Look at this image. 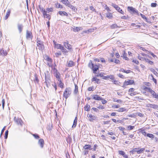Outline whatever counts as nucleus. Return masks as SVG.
Returning <instances> with one entry per match:
<instances>
[{"label":"nucleus","instance_id":"obj_1","mask_svg":"<svg viewBox=\"0 0 158 158\" xmlns=\"http://www.w3.org/2000/svg\"><path fill=\"white\" fill-rule=\"evenodd\" d=\"M45 81L44 84H46L47 87H49L50 85L51 78L50 75L48 71H46L44 73Z\"/></svg>","mask_w":158,"mask_h":158},{"label":"nucleus","instance_id":"obj_2","mask_svg":"<svg viewBox=\"0 0 158 158\" xmlns=\"http://www.w3.org/2000/svg\"><path fill=\"white\" fill-rule=\"evenodd\" d=\"M72 89L71 88H66L63 93V96L66 99L70 96L71 94Z\"/></svg>","mask_w":158,"mask_h":158},{"label":"nucleus","instance_id":"obj_3","mask_svg":"<svg viewBox=\"0 0 158 158\" xmlns=\"http://www.w3.org/2000/svg\"><path fill=\"white\" fill-rule=\"evenodd\" d=\"M100 64H98V65L96 64L95 66L94 64H93L91 62L90 63H89V66L91 69H92L94 73H96V72L99 69V65Z\"/></svg>","mask_w":158,"mask_h":158},{"label":"nucleus","instance_id":"obj_4","mask_svg":"<svg viewBox=\"0 0 158 158\" xmlns=\"http://www.w3.org/2000/svg\"><path fill=\"white\" fill-rule=\"evenodd\" d=\"M37 45L39 50L43 51L44 48V45L42 41L40 40H38L37 41Z\"/></svg>","mask_w":158,"mask_h":158},{"label":"nucleus","instance_id":"obj_5","mask_svg":"<svg viewBox=\"0 0 158 158\" xmlns=\"http://www.w3.org/2000/svg\"><path fill=\"white\" fill-rule=\"evenodd\" d=\"M111 6H113L114 8L116 10L119 12L120 13L122 14H124V12L122 10V9H120L119 7L117 5L114 4L112 3L111 5Z\"/></svg>","mask_w":158,"mask_h":158},{"label":"nucleus","instance_id":"obj_6","mask_svg":"<svg viewBox=\"0 0 158 158\" xmlns=\"http://www.w3.org/2000/svg\"><path fill=\"white\" fill-rule=\"evenodd\" d=\"M134 81L133 80H130L127 81H125L123 83V85L122 87L124 88H125V86L132 85L134 84Z\"/></svg>","mask_w":158,"mask_h":158},{"label":"nucleus","instance_id":"obj_7","mask_svg":"<svg viewBox=\"0 0 158 158\" xmlns=\"http://www.w3.org/2000/svg\"><path fill=\"white\" fill-rule=\"evenodd\" d=\"M26 38L27 40H32L33 38V35L31 32L27 30L26 31Z\"/></svg>","mask_w":158,"mask_h":158},{"label":"nucleus","instance_id":"obj_8","mask_svg":"<svg viewBox=\"0 0 158 158\" xmlns=\"http://www.w3.org/2000/svg\"><path fill=\"white\" fill-rule=\"evenodd\" d=\"M87 116L90 118L89 120L91 122H93L94 120H98V118L97 117L91 114H88Z\"/></svg>","mask_w":158,"mask_h":158},{"label":"nucleus","instance_id":"obj_9","mask_svg":"<svg viewBox=\"0 0 158 158\" xmlns=\"http://www.w3.org/2000/svg\"><path fill=\"white\" fill-rule=\"evenodd\" d=\"M146 88L148 89V92L152 95L153 97L156 98V97L157 95L156 94V92L150 88L146 87Z\"/></svg>","mask_w":158,"mask_h":158},{"label":"nucleus","instance_id":"obj_10","mask_svg":"<svg viewBox=\"0 0 158 158\" xmlns=\"http://www.w3.org/2000/svg\"><path fill=\"white\" fill-rule=\"evenodd\" d=\"M127 8L128 11H132L133 13H135L138 15H139L138 11L137 10H136L135 8L132 7L128 6Z\"/></svg>","mask_w":158,"mask_h":158},{"label":"nucleus","instance_id":"obj_11","mask_svg":"<svg viewBox=\"0 0 158 158\" xmlns=\"http://www.w3.org/2000/svg\"><path fill=\"white\" fill-rule=\"evenodd\" d=\"M14 121L18 125L21 126L22 125L23 122L21 119L15 117L14 118Z\"/></svg>","mask_w":158,"mask_h":158},{"label":"nucleus","instance_id":"obj_12","mask_svg":"<svg viewBox=\"0 0 158 158\" xmlns=\"http://www.w3.org/2000/svg\"><path fill=\"white\" fill-rule=\"evenodd\" d=\"M54 76L56 77V78L58 79H60V74L59 72H58L57 69L55 68V67L54 68Z\"/></svg>","mask_w":158,"mask_h":158},{"label":"nucleus","instance_id":"obj_13","mask_svg":"<svg viewBox=\"0 0 158 158\" xmlns=\"http://www.w3.org/2000/svg\"><path fill=\"white\" fill-rule=\"evenodd\" d=\"M63 44L64 46L66 48L69 50H71L72 49V46L70 44H69L68 42V41L64 42Z\"/></svg>","mask_w":158,"mask_h":158},{"label":"nucleus","instance_id":"obj_14","mask_svg":"<svg viewBox=\"0 0 158 158\" xmlns=\"http://www.w3.org/2000/svg\"><path fill=\"white\" fill-rule=\"evenodd\" d=\"M92 99L97 100H103V99L100 96H99L97 94H94L93 96Z\"/></svg>","mask_w":158,"mask_h":158},{"label":"nucleus","instance_id":"obj_15","mask_svg":"<svg viewBox=\"0 0 158 158\" xmlns=\"http://www.w3.org/2000/svg\"><path fill=\"white\" fill-rule=\"evenodd\" d=\"M17 27L19 32L21 33L22 31L23 28V25L22 24L18 23L17 24Z\"/></svg>","mask_w":158,"mask_h":158},{"label":"nucleus","instance_id":"obj_16","mask_svg":"<svg viewBox=\"0 0 158 158\" xmlns=\"http://www.w3.org/2000/svg\"><path fill=\"white\" fill-rule=\"evenodd\" d=\"M7 54L6 50H4L3 49H0V56H6Z\"/></svg>","mask_w":158,"mask_h":158},{"label":"nucleus","instance_id":"obj_17","mask_svg":"<svg viewBox=\"0 0 158 158\" xmlns=\"http://www.w3.org/2000/svg\"><path fill=\"white\" fill-rule=\"evenodd\" d=\"M38 144L41 148H43L44 144V141L43 139H40L38 141Z\"/></svg>","mask_w":158,"mask_h":158},{"label":"nucleus","instance_id":"obj_18","mask_svg":"<svg viewBox=\"0 0 158 158\" xmlns=\"http://www.w3.org/2000/svg\"><path fill=\"white\" fill-rule=\"evenodd\" d=\"M148 107H151L154 109H156L158 108V105L152 104H148Z\"/></svg>","mask_w":158,"mask_h":158},{"label":"nucleus","instance_id":"obj_19","mask_svg":"<svg viewBox=\"0 0 158 158\" xmlns=\"http://www.w3.org/2000/svg\"><path fill=\"white\" fill-rule=\"evenodd\" d=\"M92 82L95 81L97 84H99L100 83V80L96 78V77H94L91 80Z\"/></svg>","mask_w":158,"mask_h":158},{"label":"nucleus","instance_id":"obj_20","mask_svg":"<svg viewBox=\"0 0 158 158\" xmlns=\"http://www.w3.org/2000/svg\"><path fill=\"white\" fill-rule=\"evenodd\" d=\"M58 13L61 16H65L67 17L68 16L67 13L64 11H59Z\"/></svg>","mask_w":158,"mask_h":158},{"label":"nucleus","instance_id":"obj_21","mask_svg":"<svg viewBox=\"0 0 158 158\" xmlns=\"http://www.w3.org/2000/svg\"><path fill=\"white\" fill-rule=\"evenodd\" d=\"M119 154L123 156V157L125 158H128V156L126 155L125 152L123 151H118Z\"/></svg>","mask_w":158,"mask_h":158},{"label":"nucleus","instance_id":"obj_22","mask_svg":"<svg viewBox=\"0 0 158 158\" xmlns=\"http://www.w3.org/2000/svg\"><path fill=\"white\" fill-rule=\"evenodd\" d=\"M68 7H69L70 9H71L74 12H76L77 11V9L76 8V7L74 6H73L70 3L69 4V5L68 6Z\"/></svg>","mask_w":158,"mask_h":158},{"label":"nucleus","instance_id":"obj_23","mask_svg":"<svg viewBox=\"0 0 158 158\" xmlns=\"http://www.w3.org/2000/svg\"><path fill=\"white\" fill-rule=\"evenodd\" d=\"M58 81H59L58 83V86L60 88H64V84L62 82L60 79H58Z\"/></svg>","mask_w":158,"mask_h":158},{"label":"nucleus","instance_id":"obj_24","mask_svg":"<svg viewBox=\"0 0 158 158\" xmlns=\"http://www.w3.org/2000/svg\"><path fill=\"white\" fill-rule=\"evenodd\" d=\"M61 2L65 6H68L70 3L68 0H61Z\"/></svg>","mask_w":158,"mask_h":158},{"label":"nucleus","instance_id":"obj_25","mask_svg":"<svg viewBox=\"0 0 158 158\" xmlns=\"http://www.w3.org/2000/svg\"><path fill=\"white\" fill-rule=\"evenodd\" d=\"M74 28L73 29V31L74 32H78L80 30H81L82 29V28L81 27H74Z\"/></svg>","mask_w":158,"mask_h":158},{"label":"nucleus","instance_id":"obj_26","mask_svg":"<svg viewBox=\"0 0 158 158\" xmlns=\"http://www.w3.org/2000/svg\"><path fill=\"white\" fill-rule=\"evenodd\" d=\"M78 92V87L77 85L75 84V89L73 91V94H76Z\"/></svg>","mask_w":158,"mask_h":158},{"label":"nucleus","instance_id":"obj_27","mask_svg":"<svg viewBox=\"0 0 158 158\" xmlns=\"http://www.w3.org/2000/svg\"><path fill=\"white\" fill-rule=\"evenodd\" d=\"M10 9L8 10L5 17V19H7L10 16Z\"/></svg>","mask_w":158,"mask_h":158},{"label":"nucleus","instance_id":"obj_28","mask_svg":"<svg viewBox=\"0 0 158 158\" xmlns=\"http://www.w3.org/2000/svg\"><path fill=\"white\" fill-rule=\"evenodd\" d=\"M77 118L76 116L75 117V118L74 120L73 124L72 126L73 127H76L77 124Z\"/></svg>","mask_w":158,"mask_h":158},{"label":"nucleus","instance_id":"obj_29","mask_svg":"<svg viewBox=\"0 0 158 158\" xmlns=\"http://www.w3.org/2000/svg\"><path fill=\"white\" fill-rule=\"evenodd\" d=\"M63 47V46H62L61 44H55V48L58 49H60L61 50Z\"/></svg>","mask_w":158,"mask_h":158},{"label":"nucleus","instance_id":"obj_30","mask_svg":"<svg viewBox=\"0 0 158 158\" xmlns=\"http://www.w3.org/2000/svg\"><path fill=\"white\" fill-rule=\"evenodd\" d=\"M138 149H139V148H134L132 150L130 151V152L132 154H134L135 152H136L137 153V151Z\"/></svg>","mask_w":158,"mask_h":158},{"label":"nucleus","instance_id":"obj_31","mask_svg":"<svg viewBox=\"0 0 158 158\" xmlns=\"http://www.w3.org/2000/svg\"><path fill=\"white\" fill-rule=\"evenodd\" d=\"M140 16H141V17L144 19L145 21L148 23H150V22L148 21V18L146 17L145 16V15H143L142 14L140 13Z\"/></svg>","mask_w":158,"mask_h":158},{"label":"nucleus","instance_id":"obj_32","mask_svg":"<svg viewBox=\"0 0 158 158\" xmlns=\"http://www.w3.org/2000/svg\"><path fill=\"white\" fill-rule=\"evenodd\" d=\"M90 106L89 105L87 104L84 107L85 110L86 111H89L90 110Z\"/></svg>","mask_w":158,"mask_h":158},{"label":"nucleus","instance_id":"obj_33","mask_svg":"<svg viewBox=\"0 0 158 158\" xmlns=\"http://www.w3.org/2000/svg\"><path fill=\"white\" fill-rule=\"evenodd\" d=\"M34 81L35 83H39V80L36 74H35V79H34Z\"/></svg>","mask_w":158,"mask_h":158},{"label":"nucleus","instance_id":"obj_34","mask_svg":"<svg viewBox=\"0 0 158 158\" xmlns=\"http://www.w3.org/2000/svg\"><path fill=\"white\" fill-rule=\"evenodd\" d=\"M145 150V148H142L140 149H138L137 151V154H139L142 153H143L144 151Z\"/></svg>","mask_w":158,"mask_h":158},{"label":"nucleus","instance_id":"obj_35","mask_svg":"<svg viewBox=\"0 0 158 158\" xmlns=\"http://www.w3.org/2000/svg\"><path fill=\"white\" fill-rule=\"evenodd\" d=\"M91 146L89 145H85V146L84 147V148L85 149H89L92 150V148H90Z\"/></svg>","mask_w":158,"mask_h":158},{"label":"nucleus","instance_id":"obj_36","mask_svg":"<svg viewBox=\"0 0 158 158\" xmlns=\"http://www.w3.org/2000/svg\"><path fill=\"white\" fill-rule=\"evenodd\" d=\"M56 7L60 8H62L63 6L57 2L55 4Z\"/></svg>","mask_w":158,"mask_h":158},{"label":"nucleus","instance_id":"obj_37","mask_svg":"<svg viewBox=\"0 0 158 158\" xmlns=\"http://www.w3.org/2000/svg\"><path fill=\"white\" fill-rule=\"evenodd\" d=\"M74 62L72 61H69L68 64V67H72L74 65Z\"/></svg>","mask_w":158,"mask_h":158},{"label":"nucleus","instance_id":"obj_38","mask_svg":"<svg viewBox=\"0 0 158 158\" xmlns=\"http://www.w3.org/2000/svg\"><path fill=\"white\" fill-rule=\"evenodd\" d=\"M126 110V109L125 108H120L117 111L119 112H124Z\"/></svg>","mask_w":158,"mask_h":158},{"label":"nucleus","instance_id":"obj_39","mask_svg":"<svg viewBox=\"0 0 158 158\" xmlns=\"http://www.w3.org/2000/svg\"><path fill=\"white\" fill-rule=\"evenodd\" d=\"M123 57L126 60H128L129 59L128 58L126 57V54L125 52L124 51L123 52Z\"/></svg>","mask_w":158,"mask_h":158},{"label":"nucleus","instance_id":"obj_40","mask_svg":"<svg viewBox=\"0 0 158 158\" xmlns=\"http://www.w3.org/2000/svg\"><path fill=\"white\" fill-rule=\"evenodd\" d=\"M45 58H46V60L48 61H49V62H52V59L50 58V57H48V56H45Z\"/></svg>","mask_w":158,"mask_h":158},{"label":"nucleus","instance_id":"obj_41","mask_svg":"<svg viewBox=\"0 0 158 158\" xmlns=\"http://www.w3.org/2000/svg\"><path fill=\"white\" fill-rule=\"evenodd\" d=\"M106 17L109 19H111L112 17V14L110 13H108L107 14Z\"/></svg>","mask_w":158,"mask_h":158},{"label":"nucleus","instance_id":"obj_42","mask_svg":"<svg viewBox=\"0 0 158 158\" xmlns=\"http://www.w3.org/2000/svg\"><path fill=\"white\" fill-rule=\"evenodd\" d=\"M147 135L151 138L153 139L154 138V135L152 134L148 133L147 134Z\"/></svg>","mask_w":158,"mask_h":158},{"label":"nucleus","instance_id":"obj_43","mask_svg":"<svg viewBox=\"0 0 158 158\" xmlns=\"http://www.w3.org/2000/svg\"><path fill=\"white\" fill-rule=\"evenodd\" d=\"M138 58L140 60H141L143 61H145L146 60V58H145L143 57H141V56H138Z\"/></svg>","mask_w":158,"mask_h":158},{"label":"nucleus","instance_id":"obj_44","mask_svg":"<svg viewBox=\"0 0 158 158\" xmlns=\"http://www.w3.org/2000/svg\"><path fill=\"white\" fill-rule=\"evenodd\" d=\"M118 27L116 24H112L110 26V27L111 29H114L115 28Z\"/></svg>","mask_w":158,"mask_h":158},{"label":"nucleus","instance_id":"obj_45","mask_svg":"<svg viewBox=\"0 0 158 158\" xmlns=\"http://www.w3.org/2000/svg\"><path fill=\"white\" fill-rule=\"evenodd\" d=\"M145 61L146 62H148V63H149L150 64H153V62L152 61L149 60L148 59L146 58Z\"/></svg>","mask_w":158,"mask_h":158},{"label":"nucleus","instance_id":"obj_46","mask_svg":"<svg viewBox=\"0 0 158 158\" xmlns=\"http://www.w3.org/2000/svg\"><path fill=\"white\" fill-rule=\"evenodd\" d=\"M53 9L52 8H48L46 9V11L48 13L52 12L53 11Z\"/></svg>","mask_w":158,"mask_h":158},{"label":"nucleus","instance_id":"obj_47","mask_svg":"<svg viewBox=\"0 0 158 158\" xmlns=\"http://www.w3.org/2000/svg\"><path fill=\"white\" fill-rule=\"evenodd\" d=\"M8 134V130H6L5 131V135L4 136L5 139H6L7 138Z\"/></svg>","mask_w":158,"mask_h":158},{"label":"nucleus","instance_id":"obj_48","mask_svg":"<svg viewBox=\"0 0 158 158\" xmlns=\"http://www.w3.org/2000/svg\"><path fill=\"white\" fill-rule=\"evenodd\" d=\"M32 135L35 139H38L40 138L39 135L37 134H33Z\"/></svg>","mask_w":158,"mask_h":158},{"label":"nucleus","instance_id":"obj_49","mask_svg":"<svg viewBox=\"0 0 158 158\" xmlns=\"http://www.w3.org/2000/svg\"><path fill=\"white\" fill-rule=\"evenodd\" d=\"M114 84L116 85H119V83H120V82H119L118 81L116 80H114Z\"/></svg>","mask_w":158,"mask_h":158},{"label":"nucleus","instance_id":"obj_50","mask_svg":"<svg viewBox=\"0 0 158 158\" xmlns=\"http://www.w3.org/2000/svg\"><path fill=\"white\" fill-rule=\"evenodd\" d=\"M61 50L62 51L63 53H66L68 52V51L64 47Z\"/></svg>","mask_w":158,"mask_h":158},{"label":"nucleus","instance_id":"obj_51","mask_svg":"<svg viewBox=\"0 0 158 158\" xmlns=\"http://www.w3.org/2000/svg\"><path fill=\"white\" fill-rule=\"evenodd\" d=\"M6 128V126H4L3 128H2V130L1 133V135H0V138L1 137L2 135L3 134L4 131H5Z\"/></svg>","mask_w":158,"mask_h":158},{"label":"nucleus","instance_id":"obj_52","mask_svg":"<svg viewBox=\"0 0 158 158\" xmlns=\"http://www.w3.org/2000/svg\"><path fill=\"white\" fill-rule=\"evenodd\" d=\"M148 53H149L154 58H155V57H156L157 58V57H156V56L152 52H149V51H148V52H147Z\"/></svg>","mask_w":158,"mask_h":158},{"label":"nucleus","instance_id":"obj_53","mask_svg":"<svg viewBox=\"0 0 158 158\" xmlns=\"http://www.w3.org/2000/svg\"><path fill=\"white\" fill-rule=\"evenodd\" d=\"M151 71L155 75H156L158 74V73L153 69H151Z\"/></svg>","mask_w":158,"mask_h":158},{"label":"nucleus","instance_id":"obj_54","mask_svg":"<svg viewBox=\"0 0 158 158\" xmlns=\"http://www.w3.org/2000/svg\"><path fill=\"white\" fill-rule=\"evenodd\" d=\"M103 73H99L98 74L95 75V77H102L103 76Z\"/></svg>","mask_w":158,"mask_h":158},{"label":"nucleus","instance_id":"obj_55","mask_svg":"<svg viewBox=\"0 0 158 158\" xmlns=\"http://www.w3.org/2000/svg\"><path fill=\"white\" fill-rule=\"evenodd\" d=\"M45 18L48 19L49 20H50L51 19V16L48 14H47L45 16Z\"/></svg>","mask_w":158,"mask_h":158},{"label":"nucleus","instance_id":"obj_56","mask_svg":"<svg viewBox=\"0 0 158 158\" xmlns=\"http://www.w3.org/2000/svg\"><path fill=\"white\" fill-rule=\"evenodd\" d=\"M134 128V127L133 126H129L128 127V128L129 130H131L133 129Z\"/></svg>","mask_w":158,"mask_h":158},{"label":"nucleus","instance_id":"obj_57","mask_svg":"<svg viewBox=\"0 0 158 158\" xmlns=\"http://www.w3.org/2000/svg\"><path fill=\"white\" fill-rule=\"evenodd\" d=\"M55 55L56 57H58L59 56H60L61 55V52L56 53H55Z\"/></svg>","mask_w":158,"mask_h":158},{"label":"nucleus","instance_id":"obj_58","mask_svg":"<svg viewBox=\"0 0 158 158\" xmlns=\"http://www.w3.org/2000/svg\"><path fill=\"white\" fill-rule=\"evenodd\" d=\"M157 4L155 3H152L151 4V6L152 7H155L156 6Z\"/></svg>","mask_w":158,"mask_h":158},{"label":"nucleus","instance_id":"obj_59","mask_svg":"<svg viewBox=\"0 0 158 158\" xmlns=\"http://www.w3.org/2000/svg\"><path fill=\"white\" fill-rule=\"evenodd\" d=\"M39 8L40 9L41 11L42 12L45 10V9L43 8V7H41L40 5L39 6Z\"/></svg>","mask_w":158,"mask_h":158},{"label":"nucleus","instance_id":"obj_60","mask_svg":"<svg viewBox=\"0 0 158 158\" xmlns=\"http://www.w3.org/2000/svg\"><path fill=\"white\" fill-rule=\"evenodd\" d=\"M47 12L46 10L43 12V15L44 18L45 17V16L47 14Z\"/></svg>","mask_w":158,"mask_h":158},{"label":"nucleus","instance_id":"obj_61","mask_svg":"<svg viewBox=\"0 0 158 158\" xmlns=\"http://www.w3.org/2000/svg\"><path fill=\"white\" fill-rule=\"evenodd\" d=\"M137 114H138V116H139L140 117H143L144 115L143 114H142L140 113H138Z\"/></svg>","mask_w":158,"mask_h":158},{"label":"nucleus","instance_id":"obj_62","mask_svg":"<svg viewBox=\"0 0 158 158\" xmlns=\"http://www.w3.org/2000/svg\"><path fill=\"white\" fill-rule=\"evenodd\" d=\"M118 76L122 78H124V76L121 73L118 74Z\"/></svg>","mask_w":158,"mask_h":158},{"label":"nucleus","instance_id":"obj_63","mask_svg":"<svg viewBox=\"0 0 158 158\" xmlns=\"http://www.w3.org/2000/svg\"><path fill=\"white\" fill-rule=\"evenodd\" d=\"M109 78L111 80H114V75H110Z\"/></svg>","mask_w":158,"mask_h":158},{"label":"nucleus","instance_id":"obj_64","mask_svg":"<svg viewBox=\"0 0 158 158\" xmlns=\"http://www.w3.org/2000/svg\"><path fill=\"white\" fill-rule=\"evenodd\" d=\"M135 90V89L133 88H130L129 91V92H131V93L132 92H134V91Z\"/></svg>","mask_w":158,"mask_h":158}]
</instances>
